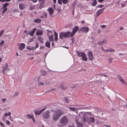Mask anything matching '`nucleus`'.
Returning a JSON list of instances; mask_svg holds the SVG:
<instances>
[{
  "label": "nucleus",
  "instance_id": "obj_40",
  "mask_svg": "<svg viewBox=\"0 0 127 127\" xmlns=\"http://www.w3.org/2000/svg\"><path fill=\"white\" fill-rule=\"evenodd\" d=\"M4 32V31L3 30H2L0 31V37L2 35Z\"/></svg>",
  "mask_w": 127,
  "mask_h": 127
},
{
  "label": "nucleus",
  "instance_id": "obj_50",
  "mask_svg": "<svg viewBox=\"0 0 127 127\" xmlns=\"http://www.w3.org/2000/svg\"><path fill=\"white\" fill-rule=\"evenodd\" d=\"M6 123L8 125H9L10 124V122L8 120H7L6 121Z\"/></svg>",
  "mask_w": 127,
  "mask_h": 127
},
{
  "label": "nucleus",
  "instance_id": "obj_43",
  "mask_svg": "<svg viewBox=\"0 0 127 127\" xmlns=\"http://www.w3.org/2000/svg\"><path fill=\"white\" fill-rule=\"evenodd\" d=\"M58 3L61 5L62 4L61 0H58Z\"/></svg>",
  "mask_w": 127,
  "mask_h": 127
},
{
  "label": "nucleus",
  "instance_id": "obj_46",
  "mask_svg": "<svg viewBox=\"0 0 127 127\" xmlns=\"http://www.w3.org/2000/svg\"><path fill=\"white\" fill-rule=\"evenodd\" d=\"M101 27L102 28H105L106 27V26L105 25H102L101 26Z\"/></svg>",
  "mask_w": 127,
  "mask_h": 127
},
{
  "label": "nucleus",
  "instance_id": "obj_38",
  "mask_svg": "<svg viewBox=\"0 0 127 127\" xmlns=\"http://www.w3.org/2000/svg\"><path fill=\"white\" fill-rule=\"evenodd\" d=\"M113 60V59L111 57L109 58L108 59V61L109 63H111L112 61Z\"/></svg>",
  "mask_w": 127,
  "mask_h": 127
},
{
  "label": "nucleus",
  "instance_id": "obj_31",
  "mask_svg": "<svg viewBox=\"0 0 127 127\" xmlns=\"http://www.w3.org/2000/svg\"><path fill=\"white\" fill-rule=\"evenodd\" d=\"M64 98L65 102L66 103H68L69 102V100L67 97H65Z\"/></svg>",
  "mask_w": 127,
  "mask_h": 127
},
{
  "label": "nucleus",
  "instance_id": "obj_21",
  "mask_svg": "<svg viewBox=\"0 0 127 127\" xmlns=\"http://www.w3.org/2000/svg\"><path fill=\"white\" fill-rule=\"evenodd\" d=\"M94 108L93 106H89L88 107V110L89 111H94Z\"/></svg>",
  "mask_w": 127,
  "mask_h": 127
},
{
  "label": "nucleus",
  "instance_id": "obj_12",
  "mask_svg": "<svg viewBox=\"0 0 127 127\" xmlns=\"http://www.w3.org/2000/svg\"><path fill=\"white\" fill-rule=\"evenodd\" d=\"M19 9L21 10H23L26 8V5L23 3L19 4Z\"/></svg>",
  "mask_w": 127,
  "mask_h": 127
},
{
  "label": "nucleus",
  "instance_id": "obj_4",
  "mask_svg": "<svg viewBox=\"0 0 127 127\" xmlns=\"http://www.w3.org/2000/svg\"><path fill=\"white\" fill-rule=\"evenodd\" d=\"M69 33V32H62L59 35V38L60 39H63L64 37H70Z\"/></svg>",
  "mask_w": 127,
  "mask_h": 127
},
{
  "label": "nucleus",
  "instance_id": "obj_33",
  "mask_svg": "<svg viewBox=\"0 0 127 127\" xmlns=\"http://www.w3.org/2000/svg\"><path fill=\"white\" fill-rule=\"evenodd\" d=\"M62 2L64 4H66L69 2L68 0H62Z\"/></svg>",
  "mask_w": 127,
  "mask_h": 127
},
{
  "label": "nucleus",
  "instance_id": "obj_47",
  "mask_svg": "<svg viewBox=\"0 0 127 127\" xmlns=\"http://www.w3.org/2000/svg\"><path fill=\"white\" fill-rule=\"evenodd\" d=\"M47 35H49V32H50V33H52V32H51V31H49L48 30H47Z\"/></svg>",
  "mask_w": 127,
  "mask_h": 127
},
{
  "label": "nucleus",
  "instance_id": "obj_9",
  "mask_svg": "<svg viewBox=\"0 0 127 127\" xmlns=\"http://www.w3.org/2000/svg\"><path fill=\"white\" fill-rule=\"evenodd\" d=\"M105 8H103L102 9H100L98 10L96 12V15L95 16L96 18H97L100 14H101L103 11V10L105 9Z\"/></svg>",
  "mask_w": 127,
  "mask_h": 127
},
{
  "label": "nucleus",
  "instance_id": "obj_44",
  "mask_svg": "<svg viewBox=\"0 0 127 127\" xmlns=\"http://www.w3.org/2000/svg\"><path fill=\"white\" fill-rule=\"evenodd\" d=\"M44 83L43 82H40L38 84V86H42L43 85H44Z\"/></svg>",
  "mask_w": 127,
  "mask_h": 127
},
{
  "label": "nucleus",
  "instance_id": "obj_28",
  "mask_svg": "<svg viewBox=\"0 0 127 127\" xmlns=\"http://www.w3.org/2000/svg\"><path fill=\"white\" fill-rule=\"evenodd\" d=\"M97 2L96 0H95L93 2L92 4V5L93 6H95L97 4Z\"/></svg>",
  "mask_w": 127,
  "mask_h": 127
},
{
  "label": "nucleus",
  "instance_id": "obj_42",
  "mask_svg": "<svg viewBox=\"0 0 127 127\" xmlns=\"http://www.w3.org/2000/svg\"><path fill=\"white\" fill-rule=\"evenodd\" d=\"M117 76L120 81L122 79L121 77L119 75H118Z\"/></svg>",
  "mask_w": 127,
  "mask_h": 127
},
{
  "label": "nucleus",
  "instance_id": "obj_64",
  "mask_svg": "<svg viewBox=\"0 0 127 127\" xmlns=\"http://www.w3.org/2000/svg\"><path fill=\"white\" fill-rule=\"evenodd\" d=\"M101 32V30L100 29H99L98 30V32L99 33H100V32Z\"/></svg>",
  "mask_w": 127,
  "mask_h": 127
},
{
  "label": "nucleus",
  "instance_id": "obj_26",
  "mask_svg": "<svg viewBox=\"0 0 127 127\" xmlns=\"http://www.w3.org/2000/svg\"><path fill=\"white\" fill-rule=\"evenodd\" d=\"M49 40L50 41H52L53 40V35L50 36L49 37Z\"/></svg>",
  "mask_w": 127,
  "mask_h": 127
},
{
  "label": "nucleus",
  "instance_id": "obj_32",
  "mask_svg": "<svg viewBox=\"0 0 127 127\" xmlns=\"http://www.w3.org/2000/svg\"><path fill=\"white\" fill-rule=\"evenodd\" d=\"M27 117L29 119H30L32 118V117H33V116H32L30 114H28L27 115Z\"/></svg>",
  "mask_w": 127,
  "mask_h": 127
},
{
  "label": "nucleus",
  "instance_id": "obj_2",
  "mask_svg": "<svg viewBox=\"0 0 127 127\" xmlns=\"http://www.w3.org/2000/svg\"><path fill=\"white\" fill-rule=\"evenodd\" d=\"M64 114V111L61 109H58L54 111L52 115V118L54 121H57L59 117Z\"/></svg>",
  "mask_w": 127,
  "mask_h": 127
},
{
  "label": "nucleus",
  "instance_id": "obj_51",
  "mask_svg": "<svg viewBox=\"0 0 127 127\" xmlns=\"http://www.w3.org/2000/svg\"><path fill=\"white\" fill-rule=\"evenodd\" d=\"M4 43V42L3 41H1L0 43V45H2H2Z\"/></svg>",
  "mask_w": 127,
  "mask_h": 127
},
{
  "label": "nucleus",
  "instance_id": "obj_7",
  "mask_svg": "<svg viewBox=\"0 0 127 127\" xmlns=\"http://www.w3.org/2000/svg\"><path fill=\"white\" fill-rule=\"evenodd\" d=\"M79 27L77 26H76L73 28L72 32H69V34L71 37H72L77 32L78 30Z\"/></svg>",
  "mask_w": 127,
  "mask_h": 127
},
{
  "label": "nucleus",
  "instance_id": "obj_35",
  "mask_svg": "<svg viewBox=\"0 0 127 127\" xmlns=\"http://www.w3.org/2000/svg\"><path fill=\"white\" fill-rule=\"evenodd\" d=\"M3 10L2 12V15H3L4 13L7 10V8H3Z\"/></svg>",
  "mask_w": 127,
  "mask_h": 127
},
{
  "label": "nucleus",
  "instance_id": "obj_29",
  "mask_svg": "<svg viewBox=\"0 0 127 127\" xmlns=\"http://www.w3.org/2000/svg\"><path fill=\"white\" fill-rule=\"evenodd\" d=\"M68 108L70 110L74 111L76 110V108H75L68 107Z\"/></svg>",
  "mask_w": 127,
  "mask_h": 127
},
{
  "label": "nucleus",
  "instance_id": "obj_58",
  "mask_svg": "<svg viewBox=\"0 0 127 127\" xmlns=\"http://www.w3.org/2000/svg\"><path fill=\"white\" fill-rule=\"evenodd\" d=\"M55 90V89H52L50 90H48L47 91V92H49L52 91H53V90Z\"/></svg>",
  "mask_w": 127,
  "mask_h": 127
},
{
  "label": "nucleus",
  "instance_id": "obj_8",
  "mask_svg": "<svg viewBox=\"0 0 127 127\" xmlns=\"http://www.w3.org/2000/svg\"><path fill=\"white\" fill-rule=\"evenodd\" d=\"M89 59L90 60L92 61L94 60L93 53L91 51H89L88 53Z\"/></svg>",
  "mask_w": 127,
  "mask_h": 127
},
{
  "label": "nucleus",
  "instance_id": "obj_1",
  "mask_svg": "<svg viewBox=\"0 0 127 127\" xmlns=\"http://www.w3.org/2000/svg\"><path fill=\"white\" fill-rule=\"evenodd\" d=\"M87 114L86 113L84 114L82 116V118H80L79 116L75 118V122L78 127H83L81 124V120L82 119L83 122L87 121Z\"/></svg>",
  "mask_w": 127,
  "mask_h": 127
},
{
  "label": "nucleus",
  "instance_id": "obj_60",
  "mask_svg": "<svg viewBox=\"0 0 127 127\" xmlns=\"http://www.w3.org/2000/svg\"><path fill=\"white\" fill-rule=\"evenodd\" d=\"M33 38H30L29 41V42H32V41H33Z\"/></svg>",
  "mask_w": 127,
  "mask_h": 127
},
{
  "label": "nucleus",
  "instance_id": "obj_53",
  "mask_svg": "<svg viewBox=\"0 0 127 127\" xmlns=\"http://www.w3.org/2000/svg\"><path fill=\"white\" fill-rule=\"evenodd\" d=\"M7 99L6 98H4L2 99V101L3 102H4L5 101H6Z\"/></svg>",
  "mask_w": 127,
  "mask_h": 127
},
{
  "label": "nucleus",
  "instance_id": "obj_48",
  "mask_svg": "<svg viewBox=\"0 0 127 127\" xmlns=\"http://www.w3.org/2000/svg\"><path fill=\"white\" fill-rule=\"evenodd\" d=\"M103 5H98L96 6L97 8L99 7L100 8H102V7H103Z\"/></svg>",
  "mask_w": 127,
  "mask_h": 127
},
{
  "label": "nucleus",
  "instance_id": "obj_36",
  "mask_svg": "<svg viewBox=\"0 0 127 127\" xmlns=\"http://www.w3.org/2000/svg\"><path fill=\"white\" fill-rule=\"evenodd\" d=\"M9 5L8 3H6L3 5V8H7V6Z\"/></svg>",
  "mask_w": 127,
  "mask_h": 127
},
{
  "label": "nucleus",
  "instance_id": "obj_20",
  "mask_svg": "<svg viewBox=\"0 0 127 127\" xmlns=\"http://www.w3.org/2000/svg\"><path fill=\"white\" fill-rule=\"evenodd\" d=\"M106 41L104 39L102 41L98 42V44L100 45H102L104 43H106Z\"/></svg>",
  "mask_w": 127,
  "mask_h": 127
},
{
  "label": "nucleus",
  "instance_id": "obj_27",
  "mask_svg": "<svg viewBox=\"0 0 127 127\" xmlns=\"http://www.w3.org/2000/svg\"><path fill=\"white\" fill-rule=\"evenodd\" d=\"M34 21L35 23H40L41 22V20L40 19H37L35 20Z\"/></svg>",
  "mask_w": 127,
  "mask_h": 127
},
{
  "label": "nucleus",
  "instance_id": "obj_24",
  "mask_svg": "<svg viewBox=\"0 0 127 127\" xmlns=\"http://www.w3.org/2000/svg\"><path fill=\"white\" fill-rule=\"evenodd\" d=\"M45 46L49 48H50V43L48 41H46L45 43Z\"/></svg>",
  "mask_w": 127,
  "mask_h": 127
},
{
  "label": "nucleus",
  "instance_id": "obj_25",
  "mask_svg": "<svg viewBox=\"0 0 127 127\" xmlns=\"http://www.w3.org/2000/svg\"><path fill=\"white\" fill-rule=\"evenodd\" d=\"M37 39L41 43H43V40L41 36H39L37 38Z\"/></svg>",
  "mask_w": 127,
  "mask_h": 127
},
{
  "label": "nucleus",
  "instance_id": "obj_5",
  "mask_svg": "<svg viewBox=\"0 0 127 127\" xmlns=\"http://www.w3.org/2000/svg\"><path fill=\"white\" fill-rule=\"evenodd\" d=\"M76 52L77 53L78 56L79 57H81L82 58V60H84L85 61H87V58L86 57V54L82 52H78L77 51H76Z\"/></svg>",
  "mask_w": 127,
  "mask_h": 127
},
{
  "label": "nucleus",
  "instance_id": "obj_18",
  "mask_svg": "<svg viewBox=\"0 0 127 127\" xmlns=\"http://www.w3.org/2000/svg\"><path fill=\"white\" fill-rule=\"evenodd\" d=\"M10 70L8 68L3 67V70H2V72L3 73H5L9 71Z\"/></svg>",
  "mask_w": 127,
  "mask_h": 127
},
{
  "label": "nucleus",
  "instance_id": "obj_22",
  "mask_svg": "<svg viewBox=\"0 0 127 127\" xmlns=\"http://www.w3.org/2000/svg\"><path fill=\"white\" fill-rule=\"evenodd\" d=\"M41 74L43 76H45L47 74V72L45 70H42L41 71Z\"/></svg>",
  "mask_w": 127,
  "mask_h": 127
},
{
  "label": "nucleus",
  "instance_id": "obj_34",
  "mask_svg": "<svg viewBox=\"0 0 127 127\" xmlns=\"http://www.w3.org/2000/svg\"><path fill=\"white\" fill-rule=\"evenodd\" d=\"M121 81L122 82V83L124 84L126 86H127V84L125 82V81L123 79H122L121 80Z\"/></svg>",
  "mask_w": 127,
  "mask_h": 127
},
{
  "label": "nucleus",
  "instance_id": "obj_14",
  "mask_svg": "<svg viewBox=\"0 0 127 127\" xmlns=\"http://www.w3.org/2000/svg\"><path fill=\"white\" fill-rule=\"evenodd\" d=\"M79 31L82 32L87 33V27H83L80 29Z\"/></svg>",
  "mask_w": 127,
  "mask_h": 127
},
{
  "label": "nucleus",
  "instance_id": "obj_15",
  "mask_svg": "<svg viewBox=\"0 0 127 127\" xmlns=\"http://www.w3.org/2000/svg\"><path fill=\"white\" fill-rule=\"evenodd\" d=\"M47 10L49 12L50 16H52L54 13V9L51 8H49Z\"/></svg>",
  "mask_w": 127,
  "mask_h": 127
},
{
  "label": "nucleus",
  "instance_id": "obj_6",
  "mask_svg": "<svg viewBox=\"0 0 127 127\" xmlns=\"http://www.w3.org/2000/svg\"><path fill=\"white\" fill-rule=\"evenodd\" d=\"M42 116L44 119H49L50 117V112L49 110H47L43 113Z\"/></svg>",
  "mask_w": 127,
  "mask_h": 127
},
{
  "label": "nucleus",
  "instance_id": "obj_49",
  "mask_svg": "<svg viewBox=\"0 0 127 127\" xmlns=\"http://www.w3.org/2000/svg\"><path fill=\"white\" fill-rule=\"evenodd\" d=\"M109 52H114L115 51L114 49H109Z\"/></svg>",
  "mask_w": 127,
  "mask_h": 127
},
{
  "label": "nucleus",
  "instance_id": "obj_11",
  "mask_svg": "<svg viewBox=\"0 0 127 127\" xmlns=\"http://www.w3.org/2000/svg\"><path fill=\"white\" fill-rule=\"evenodd\" d=\"M46 107L43 108L42 110L39 111L36 110L34 111L35 114V115L40 114L42 112L44 111Z\"/></svg>",
  "mask_w": 127,
  "mask_h": 127
},
{
  "label": "nucleus",
  "instance_id": "obj_61",
  "mask_svg": "<svg viewBox=\"0 0 127 127\" xmlns=\"http://www.w3.org/2000/svg\"><path fill=\"white\" fill-rule=\"evenodd\" d=\"M109 49H107L105 50V52H109Z\"/></svg>",
  "mask_w": 127,
  "mask_h": 127
},
{
  "label": "nucleus",
  "instance_id": "obj_55",
  "mask_svg": "<svg viewBox=\"0 0 127 127\" xmlns=\"http://www.w3.org/2000/svg\"><path fill=\"white\" fill-rule=\"evenodd\" d=\"M39 45L37 43H36V45L35 47V48H36L38 47Z\"/></svg>",
  "mask_w": 127,
  "mask_h": 127
},
{
  "label": "nucleus",
  "instance_id": "obj_39",
  "mask_svg": "<svg viewBox=\"0 0 127 127\" xmlns=\"http://www.w3.org/2000/svg\"><path fill=\"white\" fill-rule=\"evenodd\" d=\"M61 88L62 90H64L67 88V87L63 86H61Z\"/></svg>",
  "mask_w": 127,
  "mask_h": 127
},
{
  "label": "nucleus",
  "instance_id": "obj_52",
  "mask_svg": "<svg viewBox=\"0 0 127 127\" xmlns=\"http://www.w3.org/2000/svg\"><path fill=\"white\" fill-rule=\"evenodd\" d=\"M8 66V64L7 63H6L5 64V67H5V68H7Z\"/></svg>",
  "mask_w": 127,
  "mask_h": 127
},
{
  "label": "nucleus",
  "instance_id": "obj_23",
  "mask_svg": "<svg viewBox=\"0 0 127 127\" xmlns=\"http://www.w3.org/2000/svg\"><path fill=\"white\" fill-rule=\"evenodd\" d=\"M54 34L55 35V40L56 41H57L58 40V34L57 32H55V31H54Z\"/></svg>",
  "mask_w": 127,
  "mask_h": 127
},
{
  "label": "nucleus",
  "instance_id": "obj_30",
  "mask_svg": "<svg viewBox=\"0 0 127 127\" xmlns=\"http://www.w3.org/2000/svg\"><path fill=\"white\" fill-rule=\"evenodd\" d=\"M93 112V111H90L88 110V116L93 115V114H92V113Z\"/></svg>",
  "mask_w": 127,
  "mask_h": 127
},
{
  "label": "nucleus",
  "instance_id": "obj_16",
  "mask_svg": "<svg viewBox=\"0 0 127 127\" xmlns=\"http://www.w3.org/2000/svg\"><path fill=\"white\" fill-rule=\"evenodd\" d=\"M25 44L24 43H21L19 45V49L20 50L22 51L23 49L25 48Z\"/></svg>",
  "mask_w": 127,
  "mask_h": 127
},
{
  "label": "nucleus",
  "instance_id": "obj_59",
  "mask_svg": "<svg viewBox=\"0 0 127 127\" xmlns=\"http://www.w3.org/2000/svg\"><path fill=\"white\" fill-rule=\"evenodd\" d=\"M104 0H97L99 2H102Z\"/></svg>",
  "mask_w": 127,
  "mask_h": 127
},
{
  "label": "nucleus",
  "instance_id": "obj_10",
  "mask_svg": "<svg viewBox=\"0 0 127 127\" xmlns=\"http://www.w3.org/2000/svg\"><path fill=\"white\" fill-rule=\"evenodd\" d=\"M88 121L89 122L94 123L95 122V120L94 116H90L89 117V118L88 119Z\"/></svg>",
  "mask_w": 127,
  "mask_h": 127
},
{
  "label": "nucleus",
  "instance_id": "obj_19",
  "mask_svg": "<svg viewBox=\"0 0 127 127\" xmlns=\"http://www.w3.org/2000/svg\"><path fill=\"white\" fill-rule=\"evenodd\" d=\"M43 32L41 30H39L37 31L36 32V34L37 35H40L42 34Z\"/></svg>",
  "mask_w": 127,
  "mask_h": 127
},
{
  "label": "nucleus",
  "instance_id": "obj_56",
  "mask_svg": "<svg viewBox=\"0 0 127 127\" xmlns=\"http://www.w3.org/2000/svg\"><path fill=\"white\" fill-rule=\"evenodd\" d=\"M32 120L33 122L34 123H36V121H35V119L33 118V117H32Z\"/></svg>",
  "mask_w": 127,
  "mask_h": 127
},
{
  "label": "nucleus",
  "instance_id": "obj_57",
  "mask_svg": "<svg viewBox=\"0 0 127 127\" xmlns=\"http://www.w3.org/2000/svg\"><path fill=\"white\" fill-rule=\"evenodd\" d=\"M31 1L33 3H36L37 1V0H31Z\"/></svg>",
  "mask_w": 127,
  "mask_h": 127
},
{
  "label": "nucleus",
  "instance_id": "obj_3",
  "mask_svg": "<svg viewBox=\"0 0 127 127\" xmlns=\"http://www.w3.org/2000/svg\"><path fill=\"white\" fill-rule=\"evenodd\" d=\"M69 122V120L66 116H64L62 118L59 123L58 124L59 127H62L66 125Z\"/></svg>",
  "mask_w": 127,
  "mask_h": 127
},
{
  "label": "nucleus",
  "instance_id": "obj_17",
  "mask_svg": "<svg viewBox=\"0 0 127 127\" xmlns=\"http://www.w3.org/2000/svg\"><path fill=\"white\" fill-rule=\"evenodd\" d=\"M11 114V113L9 111L7 113H5V114L3 116V117L2 118V120H4L5 118L6 117L5 116L7 117L8 116H10Z\"/></svg>",
  "mask_w": 127,
  "mask_h": 127
},
{
  "label": "nucleus",
  "instance_id": "obj_41",
  "mask_svg": "<svg viewBox=\"0 0 127 127\" xmlns=\"http://www.w3.org/2000/svg\"><path fill=\"white\" fill-rule=\"evenodd\" d=\"M18 93H16L14 94L13 95V97H15L18 95Z\"/></svg>",
  "mask_w": 127,
  "mask_h": 127
},
{
  "label": "nucleus",
  "instance_id": "obj_45",
  "mask_svg": "<svg viewBox=\"0 0 127 127\" xmlns=\"http://www.w3.org/2000/svg\"><path fill=\"white\" fill-rule=\"evenodd\" d=\"M34 6H31L30 7V9L31 10H32L33 9H34Z\"/></svg>",
  "mask_w": 127,
  "mask_h": 127
},
{
  "label": "nucleus",
  "instance_id": "obj_13",
  "mask_svg": "<svg viewBox=\"0 0 127 127\" xmlns=\"http://www.w3.org/2000/svg\"><path fill=\"white\" fill-rule=\"evenodd\" d=\"M36 30V28H34L32 30L30 31L29 32V34L31 35V36H32L34 34Z\"/></svg>",
  "mask_w": 127,
  "mask_h": 127
},
{
  "label": "nucleus",
  "instance_id": "obj_54",
  "mask_svg": "<svg viewBox=\"0 0 127 127\" xmlns=\"http://www.w3.org/2000/svg\"><path fill=\"white\" fill-rule=\"evenodd\" d=\"M0 125L2 127H4V126L3 124L1 122H0Z\"/></svg>",
  "mask_w": 127,
  "mask_h": 127
},
{
  "label": "nucleus",
  "instance_id": "obj_63",
  "mask_svg": "<svg viewBox=\"0 0 127 127\" xmlns=\"http://www.w3.org/2000/svg\"><path fill=\"white\" fill-rule=\"evenodd\" d=\"M104 126H106V127H111V126L110 125H104Z\"/></svg>",
  "mask_w": 127,
  "mask_h": 127
},
{
  "label": "nucleus",
  "instance_id": "obj_62",
  "mask_svg": "<svg viewBox=\"0 0 127 127\" xmlns=\"http://www.w3.org/2000/svg\"><path fill=\"white\" fill-rule=\"evenodd\" d=\"M119 55H120L123 56L124 55H125L124 54L122 53H119Z\"/></svg>",
  "mask_w": 127,
  "mask_h": 127
},
{
  "label": "nucleus",
  "instance_id": "obj_37",
  "mask_svg": "<svg viewBox=\"0 0 127 127\" xmlns=\"http://www.w3.org/2000/svg\"><path fill=\"white\" fill-rule=\"evenodd\" d=\"M47 14H46V13H43V15L42 16H41V17H42L43 18H46L47 17Z\"/></svg>",
  "mask_w": 127,
  "mask_h": 127
}]
</instances>
